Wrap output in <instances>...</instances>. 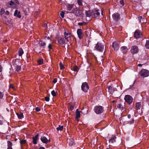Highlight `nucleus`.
I'll return each mask as SVG.
<instances>
[{
	"instance_id": "ddd939ff",
	"label": "nucleus",
	"mask_w": 149,
	"mask_h": 149,
	"mask_svg": "<svg viewBox=\"0 0 149 149\" xmlns=\"http://www.w3.org/2000/svg\"><path fill=\"white\" fill-rule=\"evenodd\" d=\"M119 44L118 42L114 41L112 43V47L113 48L114 51H117L119 48Z\"/></svg>"
},
{
	"instance_id": "7ed1b4c3",
	"label": "nucleus",
	"mask_w": 149,
	"mask_h": 149,
	"mask_svg": "<svg viewBox=\"0 0 149 149\" xmlns=\"http://www.w3.org/2000/svg\"><path fill=\"white\" fill-rule=\"evenodd\" d=\"M124 99L125 101L129 105H130L132 104L133 100L132 96L128 95H125Z\"/></svg>"
},
{
	"instance_id": "4d7b16f0",
	"label": "nucleus",
	"mask_w": 149,
	"mask_h": 149,
	"mask_svg": "<svg viewBox=\"0 0 149 149\" xmlns=\"http://www.w3.org/2000/svg\"><path fill=\"white\" fill-rule=\"evenodd\" d=\"M18 5L19 4V1L18 0H13Z\"/></svg>"
},
{
	"instance_id": "f257e3e1",
	"label": "nucleus",
	"mask_w": 149,
	"mask_h": 149,
	"mask_svg": "<svg viewBox=\"0 0 149 149\" xmlns=\"http://www.w3.org/2000/svg\"><path fill=\"white\" fill-rule=\"evenodd\" d=\"M70 12L74 14L76 16L79 17H81L83 13L82 11L77 7L74 8Z\"/></svg>"
},
{
	"instance_id": "b1692460",
	"label": "nucleus",
	"mask_w": 149,
	"mask_h": 149,
	"mask_svg": "<svg viewBox=\"0 0 149 149\" xmlns=\"http://www.w3.org/2000/svg\"><path fill=\"white\" fill-rule=\"evenodd\" d=\"M116 137L115 136H113L109 140V142L111 143H113L116 141Z\"/></svg>"
},
{
	"instance_id": "052dcab7",
	"label": "nucleus",
	"mask_w": 149,
	"mask_h": 149,
	"mask_svg": "<svg viewBox=\"0 0 149 149\" xmlns=\"http://www.w3.org/2000/svg\"><path fill=\"white\" fill-rule=\"evenodd\" d=\"M127 117L128 118L130 119L131 118V115L130 114H129L127 116Z\"/></svg>"
},
{
	"instance_id": "393cba45",
	"label": "nucleus",
	"mask_w": 149,
	"mask_h": 149,
	"mask_svg": "<svg viewBox=\"0 0 149 149\" xmlns=\"http://www.w3.org/2000/svg\"><path fill=\"white\" fill-rule=\"evenodd\" d=\"M7 149H13L12 143L10 141H7Z\"/></svg>"
},
{
	"instance_id": "bf43d9fd",
	"label": "nucleus",
	"mask_w": 149,
	"mask_h": 149,
	"mask_svg": "<svg viewBox=\"0 0 149 149\" xmlns=\"http://www.w3.org/2000/svg\"><path fill=\"white\" fill-rule=\"evenodd\" d=\"M9 12L8 10L6 11L5 13V14L6 15H8L9 14Z\"/></svg>"
},
{
	"instance_id": "0eeeda50",
	"label": "nucleus",
	"mask_w": 149,
	"mask_h": 149,
	"mask_svg": "<svg viewBox=\"0 0 149 149\" xmlns=\"http://www.w3.org/2000/svg\"><path fill=\"white\" fill-rule=\"evenodd\" d=\"M82 90L85 92H87L89 89L88 85L86 82L83 83L81 86Z\"/></svg>"
},
{
	"instance_id": "f03ea898",
	"label": "nucleus",
	"mask_w": 149,
	"mask_h": 149,
	"mask_svg": "<svg viewBox=\"0 0 149 149\" xmlns=\"http://www.w3.org/2000/svg\"><path fill=\"white\" fill-rule=\"evenodd\" d=\"M104 108L101 106H97L95 107L94 109L95 113L98 114H100L102 113L104 111Z\"/></svg>"
},
{
	"instance_id": "bb28decb",
	"label": "nucleus",
	"mask_w": 149,
	"mask_h": 149,
	"mask_svg": "<svg viewBox=\"0 0 149 149\" xmlns=\"http://www.w3.org/2000/svg\"><path fill=\"white\" fill-rule=\"evenodd\" d=\"M81 111H79L78 109L76 110V118H79L80 117V112Z\"/></svg>"
},
{
	"instance_id": "69168bd1",
	"label": "nucleus",
	"mask_w": 149,
	"mask_h": 149,
	"mask_svg": "<svg viewBox=\"0 0 149 149\" xmlns=\"http://www.w3.org/2000/svg\"><path fill=\"white\" fill-rule=\"evenodd\" d=\"M3 124V121L2 120H0V125H2Z\"/></svg>"
},
{
	"instance_id": "680f3d73",
	"label": "nucleus",
	"mask_w": 149,
	"mask_h": 149,
	"mask_svg": "<svg viewBox=\"0 0 149 149\" xmlns=\"http://www.w3.org/2000/svg\"><path fill=\"white\" fill-rule=\"evenodd\" d=\"M64 12L65 13V14H68L69 13H71L70 12H69V11H65Z\"/></svg>"
},
{
	"instance_id": "2eb2a0df",
	"label": "nucleus",
	"mask_w": 149,
	"mask_h": 149,
	"mask_svg": "<svg viewBox=\"0 0 149 149\" xmlns=\"http://www.w3.org/2000/svg\"><path fill=\"white\" fill-rule=\"evenodd\" d=\"M64 36L63 37L67 40V41L68 42L71 36V33H67L66 31H65L64 32Z\"/></svg>"
},
{
	"instance_id": "4c0bfd02",
	"label": "nucleus",
	"mask_w": 149,
	"mask_h": 149,
	"mask_svg": "<svg viewBox=\"0 0 149 149\" xmlns=\"http://www.w3.org/2000/svg\"><path fill=\"white\" fill-rule=\"evenodd\" d=\"M145 47L149 49V41L146 40Z\"/></svg>"
},
{
	"instance_id": "c756f323",
	"label": "nucleus",
	"mask_w": 149,
	"mask_h": 149,
	"mask_svg": "<svg viewBox=\"0 0 149 149\" xmlns=\"http://www.w3.org/2000/svg\"><path fill=\"white\" fill-rule=\"evenodd\" d=\"M134 122V118H132L131 120H128L125 122L126 124H129L130 125L133 124Z\"/></svg>"
},
{
	"instance_id": "a878e982",
	"label": "nucleus",
	"mask_w": 149,
	"mask_h": 149,
	"mask_svg": "<svg viewBox=\"0 0 149 149\" xmlns=\"http://www.w3.org/2000/svg\"><path fill=\"white\" fill-rule=\"evenodd\" d=\"M71 69L74 71H76L77 72H78L79 70V68H78V66H77L76 65H75L74 66L72 67H71Z\"/></svg>"
},
{
	"instance_id": "3c124183",
	"label": "nucleus",
	"mask_w": 149,
	"mask_h": 149,
	"mask_svg": "<svg viewBox=\"0 0 149 149\" xmlns=\"http://www.w3.org/2000/svg\"><path fill=\"white\" fill-rule=\"evenodd\" d=\"M42 26L45 28H47V24L46 23H44L43 24Z\"/></svg>"
},
{
	"instance_id": "c9c22d12",
	"label": "nucleus",
	"mask_w": 149,
	"mask_h": 149,
	"mask_svg": "<svg viewBox=\"0 0 149 149\" xmlns=\"http://www.w3.org/2000/svg\"><path fill=\"white\" fill-rule=\"evenodd\" d=\"M63 126H61L60 125H58V127L56 128V129L58 131H61L63 130Z\"/></svg>"
},
{
	"instance_id": "ea45409f",
	"label": "nucleus",
	"mask_w": 149,
	"mask_h": 149,
	"mask_svg": "<svg viewBox=\"0 0 149 149\" xmlns=\"http://www.w3.org/2000/svg\"><path fill=\"white\" fill-rule=\"evenodd\" d=\"M26 142L25 140H20V143L21 145L25 144Z\"/></svg>"
},
{
	"instance_id": "f704fd0d",
	"label": "nucleus",
	"mask_w": 149,
	"mask_h": 149,
	"mask_svg": "<svg viewBox=\"0 0 149 149\" xmlns=\"http://www.w3.org/2000/svg\"><path fill=\"white\" fill-rule=\"evenodd\" d=\"M85 33V36L86 37H87L88 38H89V37L90 36V33H89V32L88 31H86L84 32Z\"/></svg>"
},
{
	"instance_id": "0e129e2a",
	"label": "nucleus",
	"mask_w": 149,
	"mask_h": 149,
	"mask_svg": "<svg viewBox=\"0 0 149 149\" xmlns=\"http://www.w3.org/2000/svg\"><path fill=\"white\" fill-rule=\"evenodd\" d=\"M2 67L1 65H0V72H1L2 71Z\"/></svg>"
},
{
	"instance_id": "5fc2aeb1",
	"label": "nucleus",
	"mask_w": 149,
	"mask_h": 149,
	"mask_svg": "<svg viewBox=\"0 0 149 149\" xmlns=\"http://www.w3.org/2000/svg\"><path fill=\"white\" fill-rule=\"evenodd\" d=\"M9 4L10 5L12 6L15 4V3L12 1H11Z\"/></svg>"
},
{
	"instance_id": "2f4dec72",
	"label": "nucleus",
	"mask_w": 149,
	"mask_h": 149,
	"mask_svg": "<svg viewBox=\"0 0 149 149\" xmlns=\"http://www.w3.org/2000/svg\"><path fill=\"white\" fill-rule=\"evenodd\" d=\"M19 56H21L24 53V52L22 48H20L19 49Z\"/></svg>"
},
{
	"instance_id": "cd10ccee",
	"label": "nucleus",
	"mask_w": 149,
	"mask_h": 149,
	"mask_svg": "<svg viewBox=\"0 0 149 149\" xmlns=\"http://www.w3.org/2000/svg\"><path fill=\"white\" fill-rule=\"evenodd\" d=\"M46 43L45 42L41 41V42L39 44L40 47L41 48H44L46 46Z\"/></svg>"
},
{
	"instance_id": "09e8293b",
	"label": "nucleus",
	"mask_w": 149,
	"mask_h": 149,
	"mask_svg": "<svg viewBox=\"0 0 149 149\" xmlns=\"http://www.w3.org/2000/svg\"><path fill=\"white\" fill-rule=\"evenodd\" d=\"M45 100L46 102H49V97L46 96L45 98Z\"/></svg>"
},
{
	"instance_id": "5701e85b",
	"label": "nucleus",
	"mask_w": 149,
	"mask_h": 149,
	"mask_svg": "<svg viewBox=\"0 0 149 149\" xmlns=\"http://www.w3.org/2000/svg\"><path fill=\"white\" fill-rule=\"evenodd\" d=\"M138 19L139 20V22L141 23L146 22L147 21L146 19L143 17L141 16H139L138 17Z\"/></svg>"
},
{
	"instance_id": "aec40b11",
	"label": "nucleus",
	"mask_w": 149,
	"mask_h": 149,
	"mask_svg": "<svg viewBox=\"0 0 149 149\" xmlns=\"http://www.w3.org/2000/svg\"><path fill=\"white\" fill-rule=\"evenodd\" d=\"M74 5L73 4H66V6L67 10L68 11H72L74 7Z\"/></svg>"
},
{
	"instance_id": "a19ab883",
	"label": "nucleus",
	"mask_w": 149,
	"mask_h": 149,
	"mask_svg": "<svg viewBox=\"0 0 149 149\" xmlns=\"http://www.w3.org/2000/svg\"><path fill=\"white\" fill-rule=\"evenodd\" d=\"M65 14V13L63 11H61V12L60 15L62 18H64Z\"/></svg>"
},
{
	"instance_id": "c85d7f7f",
	"label": "nucleus",
	"mask_w": 149,
	"mask_h": 149,
	"mask_svg": "<svg viewBox=\"0 0 149 149\" xmlns=\"http://www.w3.org/2000/svg\"><path fill=\"white\" fill-rule=\"evenodd\" d=\"M74 140L71 138L70 139L69 142V145L70 146H71L74 145Z\"/></svg>"
},
{
	"instance_id": "864d4df0",
	"label": "nucleus",
	"mask_w": 149,
	"mask_h": 149,
	"mask_svg": "<svg viewBox=\"0 0 149 149\" xmlns=\"http://www.w3.org/2000/svg\"><path fill=\"white\" fill-rule=\"evenodd\" d=\"M9 87L10 88H11L13 89H14V87L13 86V84H10L9 85Z\"/></svg>"
},
{
	"instance_id": "6e6552de",
	"label": "nucleus",
	"mask_w": 149,
	"mask_h": 149,
	"mask_svg": "<svg viewBox=\"0 0 149 149\" xmlns=\"http://www.w3.org/2000/svg\"><path fill=\"white\" fill-rule=\"evenodd\" d=\"M130 51L131 53L133 54H137L139 51L138 47L136 45L132 46L131 47Z\"/></svg>"
},
{
	"instance_id": "412c9836",
	"label": "nucleus",
	"mask_w": 149,
	"mask_h": 149,
	"mask_svg": "<svg viewBox=\"0 0 149 149\" xmlns=\"http://www.w3.org/2000/svg\"><path fill=\"white\" fill-rule=\"evenodd\" d=\"M141 107V102H136L135 104V108L136 110L140 109Z\"/></svg>"
},
{
	"instance_id": "a18cd8bd",
	"label": "nucleus",
	"mask_w": 149,
	"mask_h": 149,
	"mask_svg": "<svg viewBox=\"0 0 149 149\" xmlns=\"http://www.w3.org/2000/svg\"><path fill=\"white\" fill-rule=\"evenodd\" d=\"M5 12L4 10L2 8L1 9L0 11V14L2 15Z\"/></svg>"
},
{
	"instance_id": "473e14b6",
	"label": "nucleus",
	"mask_w": 149,
	"mask_h": 149,
	"mask_svg": "<svg viewBox=\"0 0 149 149\" xmlns=\"http://www.w3.org/2000/svg\"><path fill=\"white\" fill-rule=\"evenodd\" d=\"M108 89L109 92L111 94H112L113 93L114 91L112 87L111 86H109L108 87Z\"/></svg>"
},
{
	"instance_id": "c03bdc74",
	"label": "nucleus",
	"mask_w": 149,
	"mask_h": 149,
	"mask_svg": "<svg viewBox=\"0 0 149 149\" xmlns=\"http://www.w3.org/2000/svg\"><path fill=\"white\" fill-rule=\"evenodd\" d=\"M4 96V93L3 92L0 91V99H2Z\"/></svg>"
},
{
	"instance_id": "774afa93",
	"label": "nucleus",
	"mask_w": 149,
	"mask_h": 149,
	"mask_svg": "<svg viewBox=\"0 0 149 149\" xmlns=\"http://www.w3.org/2000/svg\"><path fill=\"white\" fill-rule=\"evenodd\" d=\"M39 149H45V148L43 147H40Z\"/></svg>"
},
{
	"instance_id": "de8ad7c7",
	"label": "nucleus",
	"mask_w": 149,
	"mask_h": 149,
	"mask_svg": "<svg viewBox=\"0 0 149 149\" xmlns=\"http://www.w3.org/2000/svg\"><path fill=\"white\" fill-rule=\"evenodd\" d=\"M77 3L79 6H81L82 5V3L81 0H78Z\"/></svg>"
},
{
	"instance_id": "603ef678",
	"label": "nucleus",
	"mask_w": 149,
	"mask_h": 149,
	"mask_svg": "<svg viewBox=\"0 0 149 149\" xmlns=\"http://www.w3.org/2000/svg\"><path fill=\"white\" fill-rule=\"evenodd\" d=\"M36 111H37L39 112L40 111V109L38 107H37L35 108Z\"/></svg>"
},
{
	"instance_id": "4468645a",
	"label": "nucleus",
	"mask_w": 149,
	"mask_h": 149,
	"mask_svg": "<svg viewBox=\"0 0 149 149\" xmlns=\"http://www.w3.org/2000/svg\"><path fill=\"white\" fill-rule=\"evenodd\" d=\"M77 33L79 39H81L83 37L82 31L81 29H78L77 30Z\"/></svg>"
},
{
	"instance_id": "dca6fc26",
	"label": "nucleus",
	"mask_w": 149,
	"mask_h": 149,
	"mask_svg": "<svg viewBox=\"0 0 149 149\" xmlns=\"http://www.w3.org/2000/svg\"><path fill=\"white\" fill-rule=\"evenodd\" d=\"M40 140L42 143L45 144L49 142H50L49 140H48V139L44 136L41 137Z\"/></svg>"
},
{
	"instance_id": "7c9ffc66",
	"label": "nucleus",
	"mask_w": 149,
	"mask_h": 149,
	"mask_svg": "<svg viewBox=\"0 0 149 149\" xmlns=\"http://www.w3.org/2000/svg\"><path fill=\"white\" fill-rule=\"evenodd\" d=\"M40 49V47H35V50L36 53H40L41 52Z\"/></svg>"
},
{
	"instance_id": "49530a36",
	"label": "nucleus",
	"mask_w": 149,
	"mask_h": 149,
	"mask_svg": "<svg viewBox=\"0 0 149 149\" xmlns=\"http://www.w3.org/2000/svg\"><path fill=\"white\" fill-rule=\"evenodd\" d=\"M48 49H49V50H51L52 49V45L51 44H49L48 46Z\"/></svg>"
},
{
	"instance_id": "39448f33",
	"label": "nucleus",
	"mask_w": 149,
	"mask_h": 149,
	"mask_svg": "<svg viewBox=\"0 0 149 149\" xmlns=\"http://www.w3.org/2000/svg\"><path fill=\"white\" fill-rule=\"evenodd\" d=\"M94 49L102 52L104 49V46L102 43L98 42L95 47Z\"/></svg>"
},
{
	"instance_id": "423d86ee",
	"label": "nucleus",
	"mask_w": 149,
	"mask_h": 149,
	"mask_svg": "<svg viewBox=\"0 0 149 149\" xmlns=\"http://www.w3.org/2000/svg\"><path fill=\"white\" fill-rule=\"evenodd\" d=\"M139 74L141 77H144L149 75V71L146 69H142Z\"/></svg>"
},
{
	"instance_id": "37998d69",
	"label": "nucleus",
	"mask_w": 149,
	"mask_h": 149,
	"mask_svg": "<svg viewBox=\"0 0 149 149\" xmlns=\"http://www.w3.org/2000/svg\"><path fill=\"white\" fill-rule=\"evenodd\" d=\"M59 66L60 67V68L61 70H63L64 68V65L61 63H60Z\"/></svg>"
},
{
	"instance_id": "79ce46f5",
	"label": "nucleus",
	"mask_w": 149,
	"mask_h": 149,
	"mask_svg": "<svg viewBox=\"0 0 149 149\" xmlns=\"http://www.w3.org/2000/svg\"><path fill=\"white\" fill-rule=\"evenodd\" d=\"M51 94L53 97H55L56 96V93L54 90H53L51 91Z\"/></svg>"
},
{
	"instance_id": "72a5a7b5",
	"label": "nucleus",
	"mask_w": 149,
	"mask_h": 149,
	"mask_svg": "<svg viewBox=\"0 0 149 149\" xmlns=\"http://www.w3.org/2000/svg\"><path fill=\"white\" fill-rule=\"evenodd\" d=\"M17 115L18 116V118L19 119H22L24 117V116L23 113H17Z\"/></svg>"
},
{
	"instance_id": "20e7f679",
	"label": "nucleus",
	"mask_w": 149,
	"mask_h": 149,
	"mask_svg": "<svg viewBox=\"0 0 149 149\" xmlns=\"http://www.w3.org/2000/svg\"><path fill=\"white\" fill-rule=\"evenodd\" d=\"M22 64L20 62L19 59H15V61L14 65L16 67V71L17 72H19L20 71L21 69Z\"/></svg>"
},
{
	"instance_id": "f8f14e48",
	"label": "nucleus",
	"mask_w": 149,
	"mask_h": 149,
	"mask_svg": "<svg viewBox=\"0 0 149 149\" xmlns=\"http://www.w3.org/2000/svg\"><path fill=\"white\" fill-rule=\"evenodd\" d=\"M141 36L142 35L141 32L139 30H136L134 33V38L137 39L141 38Z\"/></svg>"
},
{
	"instance_id": "e433bc0d",
	"label": "nucleus",
	"mask_w": 149,
	"mask_h": 149,
	"mask_svg": "<svg viewBox=\"0 0 149 149\" xmlns=\"http://www.w3.org/2000/svg\"><path fill=\"white\" fill-rule=\"evenodd\" d=\"M117 107L120 109H122L123 110L124 109V107L121 104H119L117 105Z\"/></svg>"
},
{
	"instance_id": "338daca9",
	"label": "nucleus",
	"mask_w": 149,
	"mask_h": 149,
	"mask_svg": "<svg viewBox=\"0 0 149 149\" xmlns=\"http://www.w3.org/2000/svg\"><path fill=\"white\" fill-rule=\"evenodd\" d=\"M74 107L73 106H71L70 107V109L71 110H72L73 109Z\"/></svg>"
},
{
	"instance_id": "8fccbe9b",
	"label": "nucleus",
	"mask_w": 149,
	"mask_h": 149,
	"mask_svg": "<svg viewBox=\"0 0 149 149\" xmlns=\"http://www.w3.org/2000/svg\"><path fill=\"white\" fill-rule=\"evenodd\" d=\"M120 4L122 6L124 5V3L123 0H120Z\"/></svg>"
},
{
	"instance_id": "f3484780",
	"label": "nucleus",
	"mask_w": 149,
	"mask_h": 149,
	"mask_svg": "<svg viewBox=\"0 0 149 149\" xmlns=\"http://www.w3.org/2000/svg\"><path fill=\"white\" fill-rule=\"evenodd\" d=\"M120 50L124 54L127 53L128 50L127 47L125 46H123L120 48Z\"/></svg>"
},
{
	"instance_id": "1a4fd4ad",
	"label": "nucleus",
	"mask_w": 149,
	"mask_h": 149,
	"mask_svg": "<svg viewBox=\"0 0 149 149\" xmlns=\"http://www.w3.org/2000/svg\"><path fill=\"white\" fill-rule=\"evenodd\" d=\"M99 10L94 9L93 10V16L94 18H98L100 16V13L98 12Z\"/></svg>"
},
{
	"instance_id": "e2e57ef3",
	"label": "nucleus",
	"mask_w": 149,
	"mask_h": 149,
	"mask_svg": "<svg viewBox=\"0 0 149 149\" xmlns=\"http://www.w3.org/2000/svg\"><path fill=\"white\" fill-rule=\"evenodd\" d=\"M11 21V19H8L7 20V22H8L9 24L11 23V22H10Z\"/></svg>"
},
{
	"instance_id": "9b49d317",
	"label": "nucleus",
	"mask_w": 149,
	"mask_h": 149,
	"mask_svg": "<svg viewBox=\"0 0 149 149\" xmlns=\"http://www.w3.org/2000/svg\"><path fill=\"white\" fill-rule=\"evenodd\" d=\"M112 18L114 21L117 22L120 19V15L117 13H114L112 15Z\"/></svg>"
},
{
	"instance_id": "4be33fe9",
	"label": "nucleus",
	"mask_w": 149,
	"mask_h": 149,
	"mask_svg": "<svg viewBox=\"0 0 149 149\" xmlns=\"http://www.w3.org/2000/svg\"><path fill=\"white\" fill-rule=\"evenodd\" d=\"M39 136V134H38L35 136L33 137L32 138L33 140V143L36 144L37 143V140L38 138V136Z\"/></svg>"
},
{
	"instance_id": "13d9d810",
	"label": "nucleus",
	"mask_w": 149,
	"mask_h": 149,
	"mask_svg": "<svg viewBox=\"0 0 149 149\" xmlns=\"http://www.w3.org/2000/svg\"><path fill=\"white\" fill-rule=\"evenodd\" d=\"M78 24L79 26H82L84 25L83 22H79L78 23Z\"/></svg>"
},
{
	"instance_id": "9d476101",
	"label": "nucleus",
	"mask_w": 149,
	"mask_h": 149,
	"mask_svg": "<svg viewBox=\"0 0 149 149\" xmlns=\"http://www.w3.org/2000/svg\"><path fill=\"white\" fill-rule=\"evenodd\" d=\"M57 42L60 45H65V38L62 37H58L57 38Z\"/></svg>"
},
{
	"instance_id": "a211bd4d",
	"label": "nucleus",
	"mask_w": 149,
	"mask_h": 149,
	"mask_svg": "<svg viewBox=\"0 0 149 149\" xmlns=\"http://www.w3.org/2000/svg\"><path fill=\"white\" fill-rule=\"evenodd\" d=\"M85 14L87 17H91L93 15V10H89L88 11H85Z\"/></svg>"
},
{
	"instance_id": "6e6d98bb",
	"label": "nucleus",
	"mask_w": 149,
	"mask_h": 149,
	"mask_svg": "<svg viewBox=\"0 0 149 149\" xmlns=\"http://www.w3.org/2000/svg\"><path fill=\"white\" fill-rule=\"evenodd\" d=\"M57 82V79L56 78H54L53 79L52 82L54 83H56Z\"/></svg>"
},
{
	"instance_id": "6ab92c4d",
	"label": "nucleus",
	"mask_w": 149,
	"mask_h": 149,
	"mask_svg": "<svg viewBox=\"0 0 149 149\" xmlns=\"http://www.w3.org/2000/svg\"><path fill=\"white\" fill-rule=\"evenodd\" d=\"M14 15V16H16L19 18H20L21 17L20 12V11H18L17 10H15Z\"/></svg>"
},
{
	"instance_id": "58836bf2",
	"label": "nucleus",
	"mask_w": 149,
	"mask_h": 149,
	"mask_svg": "<svg viewBox=\"0 0 149 149\" xmlns=\"http://www.w3.org/2000/svg\"><path fill=\"white\" fill-rule=\"evenodd\" d=\"M38 62L39 65L42 64L43 63V59L42 58L39 60L38 61Z\"/></svg>"
}]
</instances>
